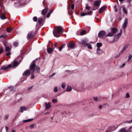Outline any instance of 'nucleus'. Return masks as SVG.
<instances>
[{
  "label": "nucleus",
  "mask_w": 132,
  "mask_h": 132,
  "mask_svg": "<svg viewBox=\"0 0 132 132\" xmlns=\"http://www.w3.org/2000/svg\"><path fill=\"white\" fill-rule=\"evenodd\" d=\"M94 99L96 101H98V98L97 97H95L94 98Z\"/></svg>",
  "instance_id": "nucleus-48"
},
{
  "label": "nucleus",
  "mask_w": 132,
  "mask_h": 132,
  "mask_svg": "<svg viewBox=\"0 0 132 132\" xmlns=\"http://www.w3.org/2000/svg\"><path fill=\"white\" fill-rule=\"evenodd\" d=\"M63 45H62L61 46L59 47V50L61 51L62 50V49L63 47Z\"/></svg>",
  "instance_id": "nucleus-39"
},
{
  "label": "nucleus",
  "mask_w": 132,
  "mask_h": 132,
  "mask_svg": "<svg viewBox=\"0 0 132 132\" xmlns=\"http://www.w3.org/2000/svg\"><path fill=\"white\" fill-rule=\"evenodd\" d=\"M53 10H51V11H50L49 12V13H50L51 14V13L53 12Z\"/></svg>",
  "instance_id": "nucleus-59"
},
{
  "label": "nucleus",
  "mask_w": 132,
  "mask_h": 132,
  "mask_svg": "<svg viewBox=\"0 0 132 132\" xmlns=\"http://www.w3.org/2000/svg\"><path fill=\"white\" fill-rule=\"evenodd\" d=\"M116 129V128L114 127V126H112L110 128H109L108 129V130H107L106 132H109L110 131V129H111L112 130H115Z\"/></svg>",
  "instance_id": "nucleus-14"
},
{
  "label": "nucleus",
  "mask_w": 132,
  "mask_h": 132,
  "mask_svg": "<svg viewBox=\"0 0 132 132\" xmlns=\"http://www.w3.org/2000/svg\"><path fill=\"white\" fill-rule=\"evenodd\" d=\"M81 44L84 46H85L87 45V44L85 41L82 40L81 42Z\"/></svg>",
  "instance_id": "nucleus-21"
},
{
  "label": "nucleus",
  "mask_w": 132,
  "mask_h": 132,
  "mask_svg": "<svg viewBox=\"0 0 132 132\" xmlns=\"http://www.w3.org/2000/svg\"><path fill=\"white\" fill-rule=\"evenodd\" d=\"M65 86V84L64 83H63L62 85V87L63 88H64Z\"/></svg>",
  "instance_id": "nucleus-45"
},
{
  "label": "nucleus",
  "mask_w": 132,
  "mask_h": 132,
  "mask_svg": "<svg viewBox=\"0 0 132 132\" xmlns=\"http://www.w3.org/2000/svg\"><path fill=\"white\" fill-rule=\"evenodd\" d=\"M99 108L100 109H101L102 108V106L100 105L99 106Z\"/></svg>",
  "instance_id": "nucleus-60"
},
{
  "label": "nucleus",
  "mask_w": 132,
  "mask_h": 132,
  "mask_svg": "<svg viewBox=\"0 0 132 132\" xmlns=\"http://www.w3.org/2000/svg\"><path fill=\"white\" fill-rule=\"evenodd\" d=\"M122 32V31L121 30L120 31V33L116 35L114 37L113 41L114 42H116L118 40L119 37L121 36Z\"/></svg>",
  "instance_id": "nucleus-6"
},
{
  "label": "nucleus",
  "mask_w": 132,
  "mask_h": 132,
  "mask_svg": "<svg viewBox=\"0 0 132 132\" xmlns=\"http://www.w3.org/2000/svg\"><path fill=\"white\" fill-rule=\"evenodd\" d=\"M32 87V86H31L30 87H29L28 89L29 90L31 89Z\"/></svg>",
  "instance_id": "nucleus-61"
},
{
  "label": "nucleus",
  "mask_w": 132,
  "mask_h": 132,
  "mask_svg": "<svg viewBox=\"0 0 132 132\" xmlns=\"http://www.w3.org/2000/svg\"><path fill=\"white\" fill-rule=\"evenodd\" d=\"M120 132H127V131L125 129H123L121 130Z\"/></svg>",
  "instance_id": "nucleus-40"
},
{
  "label": "nucleus",
  "mask_w": 132,
  "mask_h": 132,
  "mask_svg": "<svg viewBox=\"0 0 132 132\" xmlns=\"http://www.w3.org/2000/svg\"><path fill=\"white\" fill-rule=\"evenodd\" d=\"M45 106H46V109H48L51 107V105L50 103H48L47 104L46 103H45Z\"/></svg>",
  "instance_id": "nucleus-13"
},
{
  "label": "nucleus",
  "mask_w": 132,
  "mask_h": 132,
  "mask_svg": "<svg viewBox=\"0 0 132 132\" xmlns=\"http://www.w3.org/2000/svg\"><path fill=\"white\" fill-rule=\"evenodd\" d=\"M0 18L3 20L5 19L6 18V17L5 16V14L4 13L2 14L0 16Z\"/></svg>",
  "instance_id": "nucleus-19"
},
{
  "label": "nucleus",
  "mask_w": 132,
  "mask_h": 132,
  "mask_svg": "<svg viewBox=\"0 0 132 132\" xmlns=\"http://www.w3.org/2000/svg\"><path fill=\"white\" fill-rule=\"evenodd\" d=\"M43 19L42 18H39V20H38V22L40 24H41L42 22V21H43Z\"/></svg>",
  "instance_id": "nucleus-32"
},
{
  "label": "nucleus",
  "mask_w": 132,
  "mask_h": 132,
  "mask_svg": "<svg viewBox=\"0 0 132 132\" xmlns=\"http://www.w3.org/2000/svg\"><path fill=\"white\" fill-rule=\"evenodd\" d=\"M114 7L115 11L117 12V9H116V5L114 6Z\"/></svg>",
  "instance_id": "nucleus-50"
},
{
  "label": "nucleus",
  "mask_w": 132,
  "mask_h": 132,
  "mask_svg": "<svg viewBox=\"0 0 132 132\" xmlns=\"http://www.w3.org/2000/svg\"><path fill=\"white\" fill-rule=\"evenodd\" d=\"M55 74V73H54L51 76H53Z\"/></svg>",
  "instance_id": "nucleus-62"
},
{
  "label": "nucleus",
  "mask_w": 132,
  "mask_h": 132,
  "mask_svg": "<svg viewBox=\"0 0 132 132\" xmlns=\"http://www.w3.org/2000/svg\"><path fill=\"white\" fill-rule=\"evenodd\" d=\"M126 0L127 1V2H129V3H130L131 1H132V0Z\"/></svg>",
  "instance_id": "nucleus-58"
},
{
  "label": "nucleus",
  "mask_w": 132,
  "mask_h": 132,
  "mask_svg": "<svg viewBox=\"0 0 132 132\" xmlns=\"http://www.w3.org/2000/svg\"><path fill=\"white\" fill-rule=\"evenodd\" d=\"M101 51L100 47H97V51Z\"/></svg>",
  "instance_id": "nucleus-52"
},
{
  "label": "nucleus",
  "mask_w": 132,
  "mask_h": 132,
  "mask_svg": "<svg viewBox=\"0 0 132 132\" xmlns=\"http://www.w3.org/2000/svg\"><path fill=\"white\" fill-rule=\"evenodd\" d=\"M11 64H10L7 66L5 67V66H3L1 68V70H6L9 68H10L12 67Z\"/></svg>",
  "instance_id": "nucleus-9"
},
{
  "label": "nucleus",
  "mask_w": 132,
  "mask_h": 132,
  "mask_svg": "<svg viewBox=\"0 0 132 132\" xmlns=\"http://www.w3.org/2000/svg\"><path fill=\"white\" fill-rule=\"evenodd\" d=\"M71 88L70 86H68V88L67 90V92H69L71 90Z\"/></svg>",
  "instance_id": "nucleus-29"
},
{
  "label": "nucleus",
  "mask_w": 132,
  "mask_h": 132,
  "mask_svg": "<svg viewBox=\"0 0 132 132\" xmlns=\"http://www.w3.org/2000/svg\"><path fill=\"white\" fill-rule=\"evenodd\" d=\"M6 31L7 32H10L12 30V29L10 27H8L6 29Z\"/></svg>",
  "instance_id": "nucleus-25"
},
{
  "label": "nucleus",
  "mask_w": 132,
  "mask_h": 132,
  "mask_svg": "<svg viewBox=\"0 0 132 132\" xmlns=\"http://www.w3.org/2000/svg\"><path fill=\"white\" fill-rule=\"evenodd\" d=\"M86 33V31L85 30H83L82 31L80 34V35H82L84 34H85Z\"/></svg>",
  "instance_id": "nucleus-33"
},
{
  "label": "nucleus",
  "mask_w": 132,
  "mask_h": 132,
  "mask_svg": "<svg viewBox=\"0 0 132 132\" xmlns=\"http://www.w3.org/2000/svg\"><path fill=\"white\" fill-rule=\"evenodd\" d=\"M52 102L53 103H55L57 102V100L56 99H53L52 100Z\"/></svg>",
  "instance_id": "nucleus-43"
},
{
  "label": "nucleus",
  "mask_w": 132,
  "mask_h": 132,
  "mask_svg": "<svg viewBox=\"0 0 132 132\" xmlns=\"http://www.w3.org/2000/svg\"><path fill=\"white\" fill-rule=\"evenodd\" d=\"M106 7V6H104L100 8L99 10V12L100 13H102L105 10Z\"/></svg>",
  "instance_id": "nucleus-11"
},
{
  "label": "nucleus",
  "mask_w": 132,
  "mask_h": 132,
  "mask_svg": "<svg viewBox=\"0 0 132 132\" xmlns=\"http://www.w3.org/2000/svg\"><path fill=\"white\" fill-rule=\"evenodd\" d=\"M86 6L85 7V9L87 10L88 11H89L90 9V7L88 6V4H86Z\"/></svg>",
  "instance_id": "nucleus-23"
},
{
  "label": "nucleus",
  "mask_w": 132,
  "mask_h": 132,
  "mask_svg": "<svg viewBox=\"0 0 132 132\" xmlns=\"http://www.w3.org/2000/svg\"><path fill=\"white\" fill-rule=\"evenodd\" d=\"M34 75H32L31 76V79H33L34 78Z\"/></svg>",
  "instance_id": "nucleus-55"
},
{
  "label": "nucleus",
  "mask_w": 132,
  "mask_h": 132,
  "mask_svg": "<svg viewBox=\"0 0 132 132\" xmlns=\"http://www.w3.org/2000/svg\"><path fill=\"white\" fill-rule=\"evenodd\" d=\"M37 19L38 18L36 16H34L33 18V20L35 22H36Z\"/></svg>",
  "instance_id": "nucleus-30"
},
{
  "label": "nucleus",
  "mask_w": 132,
  "mask_h": 132,
  "mask_svg": "<svg viewBox=\"0 0 132 132\" xmlns=\"http://www.w3.org/2000/svg\"><path fill=\"white\" fill-rule=\"evenodd\" d=\"M54 91L55 92H56L57 91V87H55L54 89Z\"/></svg>",
  "instance_id": "nucleus-47"
},
{
  "label": "nucleus",
  "mask_w": 132,
  "mask_h": 132,
  "mask_svg": "<svg viewBox=\"0 0 132 132\" xmlns=\"http://www.w3.org/2000/svg\"><path fill=\"white\" fill-rule=\"evenodd\" d=\"M5 129H6V131H7L9 129V127H6Z\"/></svg>",
  "instance_id": "nucleus-54"
},
{
  "label": "nucleus",
  "mask_w": 132,
  "mask_h": 132,
  "mask_svg": "<svg viewBox=\"0 0 132 132\" xmlns=\"http://www.w3.org/2000/svg\"><path fill=\"white\" fill-rule=\"evenodd\" d=\"M102 45V44L101 43H99L97 44V47H101Z\"/></svg>",
  "instance_id": "nucleus-28"
},
{
  "label": "nucleus",
  "mask_w": 132,
  "mask_h": 132,
  "mask_svg": "<svg viewBox=\"0 0 132 132\" xmlns=\"http://www.w3.org/2000/svg\"><path fill=\"white\" fill-rule=\"evenodd\" d=\"M21 110H20V112L21 113H22L23 111H25L27 110V108L24 106H21Z\"/></svg>",
  "instance_id": "nucleus-17"
},
{
  "label": "nucleus",
  "mask_w": 132,
  "mask_h": 132,
  "mask_svg": "<svg viewBox=\"0 0 132 132\" xmlns=\"http://www.w3.org/2000/svg\"><path fill=\"white\" fill-rule=\"evenodd\" d=\"M125 65V63H124L122 65V67H123Z\"/></svg>",
  "instance_id": "nucleus-63"
},
{
  "label": "nucleus",
  "mask_w": 132,
  "mask_h": 132,
  "mask_svg": "<svg viewBox=\"0 0 132 132\" xmlns=\"http://www.w3.org/2000/svg\"><path fill=\"white\" fill-rule=\"evenodd\" d=\"M47 8H45V9H44L42 10V14L43 15H45L47 12Z\"/></svg>",
  "instance_id": "nucleus-15"
},
{
  "label": "nucleus",
  "mask_w": 132,
  "mask_h": 132,
  "mask_svg": "<svg viewBox=\"0 0 132 132\" xmlns=\"http://www.w3.org/2000/svg\"><path fill=\"white\" fill-rule=\"evenodd\" d=\"M51 14L50 13H48V14L47 15V18L49 17L50 16Z\"/></svg>",
  "instance_id": "nucleus-49"
},
{
  "label": "nucleus",
  "mask_w": 132,
  "mask_h": 132,
  "mask_svg": "<svg viewBox=\"0 0 132 132\" xmlns=\"http://www.w3.org/2000/svg\"><path fill=\"white\" fill-rule=\"evenodd\" d=\"M11 50V49L9 47H6V49L5 50V52H9Z\"/></svg>",
  "instance_id": "nucleus-26"
},
{
  "label": "nucleus",
  "mask_w": 132,
  "mask_h": 132,
  "mask_svg": "<svg viewBox=\"0 0 132 132\" xmlns=\"http://www.w3.org/2000/svg\"><path fill=\"white\" fill-rule=\"evenodd\" d=\"M119 1L120 2H121L122 1H124V0H119Z\"/></svg>",
  "instance_id": "nucleus-64"
},
{
  "label": "nucleus",
  "mask_w": 132,
  "mask_h": 132,
  "mask_svg": "<svg viewBox=\"0 0 132 132\" xmlns=\"http://www.w3.org/2000/svg\"><path fill=\"white\" fill-rule=\"evenodd\" d=\"M88 47L89 49H92V48L91 46L90 45H89L88 46Z\"/></svg>",
  "instance_id": "nucleus-46"
},
{
  "label": "nucleus",
  "mask_w": 132,
  "mask_h": 132,
  "mask_svg": "<svg viewBox=\"0 0 132 132\" xmlns=\"http://www.w3.org/2000/svg\"><path fill=\"white\" fill-rule=\"evenodd\" d=\"M85 15H87V13H82L81 14V16H85Z\"/></svg>",
  "instance_id": "nucleus-36"
},
{
  "label": "nucleus",
  "mask_w": 132,
  "mask_h": 132,
  "mask_svg": "<svg viewBox=\"0 0 132 132\" xmlns=\"http://www.w3.org/2000/svg\"><path fill=\"white\" fill-rule=\"evenodd\" d=\"M105 34L106 33L105 31H101L99 33L98 35L99 37L100 38H101L104 36Z\"/></svg>",
  "instance_id": "nucleus-7"
},
{
  "label": "nucleus",
  "mask_w": 132,
  "mask_h": 132,
  "mask_svg": "<svg viewBox=\"0 0 132 132\" xmlns=\"http://www.w3.org/2000/svg\"><path fill=\"white\" fill-rule=\"evenodd\" d=\"M11 54V53L10 52V51L9 52H8L6 54V56H9Z\"/></svg>",
  "instance_id": "nucleus-41"
},
{
  "label": "nucleus",
  "mask_w": 132,
  "mask_h": 132,
  "mask_svg": "<svg viewBox=\"0 0 132 132\" xmlns=\"http://www.w3.org/2000/svg\"><path fill=\"white\" fill-rule=\"evenodd\" d=\"M33 120V119H30L28 120H25L23 121V122H29L32 120Z\"/></svg>",
  "instance_id": "nucleus-27"
},
{
  "label": "nucleus",
  "mask_w": 132,
  "mask_h": 132,
  "mask_svg": "<svg viewBox=\"0 0 132 132\" xmlns=\"http://www.w3.org/2000/svg\"><path fill=\"white\" fill-rule=\"evenodd\" d=\"M123 53L121 51L119 53L117 54L116 56L115 57L117 58L119 57L121 54H122Z\"/></svg>",
  "instance_id": "nucleus-24"
},
{
  "label": "nucleus",
  "mask_w": 132,
  "mask_h": 132,
  "mask_svg": "<svg viewBox=\"0 0 132 132\" xmlns=\"http://www.w3.org/2000/svg\"><path fill=\"white\" fill-rule=\"evenodd\" d=\"M10 88H11V91L12 92H14L15 90V89H14L13 87L12 86H11L10 87Z\"/></svg>",
  "instance_id": "nucleus-35"
},
{
  "label": "nucleus",
  "mask_w": 132,
  "mask_h": 132,
  "mask_svg": "<svg viewBox=\"0 0 132 132\" xmlns=\"http://www.w3.org/2000/svg\"><path fill=\"white\" fill-rule=\"evenodd\" d=\"M122 10L124 12V13L126 14V15H127V10H126V9L124 7V6H123L122 7Z\"/></svg>",
  "instance_id": "nucleus-20"
},
{
  "label": "nucleus",
  "mask_w": 132,
  "mask_h": 132,
  "mask_svg": "<svg viewBox=\"0 0 132 132\" xmlns=\"http://www.w3.org/2000/svg\"><path fill=\"white\" fill-rule=\"evenodd\" d=\"M128 24V20L127 19H125L123 23V24L122 27L123 29H125L127 27Z\"/></svg>",
  "instance_id": "nucleus-10"
},
{
  "label": "nucleus",
  "mask_w": 132,
  "mask_h": 132,
  "mask_svg": "<svg viewBox=\"0 0 132 132\" xmlns=\"http://www.w3.org/2000/svg\"><path fill=\"white\" fill-rule=\"evenodd\" d=\"M75 46L74 43L72 41L70 42L68 44V48H73Z\"/></svg>",
  "instance_id": "nucleus-8"
},
{
  "label": "nucleus",
  "mask_w": 132,
  "mask_h": 132,
  "mask_svg": "<svg viewBox=\"0 0 132 132\" xmlns=\"http://www.w3.org/2000/svg\"><path fill=\"white\" fill-rule=\"evenodd\" d=\"M32 71L31 70H26L23 73V76H30V73L33 74L32 73Z\"/></svg>",
  "instance_id": "nucleus-5"
},
{
  "label": "nucleus",
  "mask_w": 132,
  "mask_h": 132,
  "mask_svg": "<svg viewBox=\"0 0 132 132\" xmlns=\"http://www.w3.org/2000/svg\"><path fill=\"white\" fill-rule=\"evenodd\" d=\"M33 37V35L31 32H30L27 36L28 38H31Z\"/></svg>",
  "instance_id": "nucleus-18"
},
{
  "label": "nucleus",
  "mask_w": 132,
  "mask_h": 132,
  "mask_svg": "<svg viewBox=\"0 0 132 132\" xmlns=\"http://www.w3.org/2000/svg\"><path fill=\"white\" fill-rule=\"evenodd\" d=\"M5 35H2L0 36V38L2 37H5Z\"/></svg>",
  "instance_id": "nucleus-53"
},
{
  "label": "nucleus",
  "mask_w": 132,
  "mask_h": 132,
  "mask_svg": "<svg viewBox=\"0 0 132 132\" xmlns=\"http://www.w3.org/2000/svg\"><path fill=\"white\" fill-rule=\"evenodd\" d=\"M101 2L98 1H96L94 2L93 5V10H95L97 9L99 7Z\"/></svg>",
  "instance_id": "nucleus-3"
},
{
  "label": "nucleus",
  "mask_w": 132,
  "mask_h": 132,
  "mask_svg": "<svg viewBox=\"0 0 132 132\" xmlns=\"http://www.w3.org/2000/svg\"><path fill=\"white\" fill-rule=\"evenodd\" d=\"M4 50L2 47L1 46L0 47V54H1L3 51Z\"/></svg>",
  "instance_id": "nucleus-34"
},
{
  "label": "nucleus",
  "mask_w": 132,
  "mask_h": 132,
  "mask_svg": "<svg viewBox=\"0 0 132 132\" xmlns=\"http://www.w3.org/2000/svg\"><path fill=\"white\" fill-rule=\"evenodd\" d=\"M30 69L32 71V73H33L35 70L37 72H39L40 71V68L38 67H36V65L33 61L30 66Z\"/></svg>",
  "instance_id": "nucleus-2"
},
{
  "label": "nucleus",
  "mask_w": 132,
  "mask_h": 132,
  "mask_svg": "<svg viewBox=\"0 0 132 132\" xmlns=\"http://www.w3.org/2000/svg\"><path fill=\"white\" fill-rule=\"evenodd\" d=\"M129 44H127L124 46L121 51L123 53L126 49L129 46Z\"/></svg>",
  "instance_id": "nucleus-12"
},
{
  "label": "nucleus",
  "mask_w": 132,
  "mask_h": 132,
  "mask_svg": "<svg viewBox=\"0 0 132 132\" xmlns=\"http://www.w3.org/2000/svg\"><path fill=\"white\" fill-rule=\"evenodd\" d=\"M18 43L17 42H15L14 43L13 45L14 46L16 47L18 45Z\"/></svg>",
  "instance_id": "nucleus-38"
},
{
  "label": "nucleus",
  "mask_w": 132,
  "mask_h": 132,
  "mask_svg": "<svg viewBox=\"0 0 132 132\" xmlns=\"http://www.w3.org/2000/svg\"><path fill=\"white\" fill-rule=\"evenodd\" d=\"M97 53L99 55H100L102 53V52L101 51H97Z\"/></svg>",
  "instance_id": "nucleus-37"
},
{
  "label": "nucleus",
  "mask_w": 132,
  "mask_h": 132,
  "mask_svg": "<svg viewBox=\"0 0 132 132\" xmlns=\"http://www.w3.org/2000/svg\"><path fill=\"white\" fill-rule=\"evenodd\" d=\"M63 28L61 26H56L53 30V34L54 36L60 37L63 32Z\"/></svg>",
  "instance_id": "nucleus-1"
},
{
  "label": "nucleus",
  "mask_w": 132,
  "mask_h": 132,
  "mask_svg": "<svg viewBox=\"0 0 132 132\" xmlns=\"http://www.w3.org/2000/svg\"><path fill=\"white\" fill-rule=\"evenodd\" d=\"M34 127V125H31L30 126V128H33Z\"/></svg>",
  "instance_id": "nucleus-57"
},
{
  "label": "nucleus",
  "mask_w": 132,
  "mask_h": 132,
  "mask_svg": "<svg viewBox=\"0 0 132 132\" xmlns=\"http://www.w3.org/2000/svg\"><path fill=\"white\" fill-rule=\"evenodd\" d=\"M18 62H17L16 60H14L13 63V66L14 67H16L19 64Z\"/></svg>",
  "instance_id": "nucleus-16"
},
{
  "label": "nucleus",
  "mask_w": 132,
  "mask_h": 132,
  "mask_svg": "<svg viewBox=\"0 0 132 132\" xmlns=\"http://www.w3.org/2000/svg\"><path fill=\"white\" fill-rule=\"evenodd\" d=\"M117 31V28H112V29L111 32L106 35V37H111L114 35L115 34Z\"/></svg>",
  "instance_id": "nucleus-4"
},
{
  "label": "nucleus",
  "mask_w": 132,
  "mask_h": 132,
  "mask_svg": "<svg viewBox=\"0 0 132 132\" xmlns=\"http://www.w3.org/2000/svg\"><path fill=\"white\" fill-rule=\"evenodd\" d=\"M9 117V116L8 115H6L5 117V118L6 119H7Z\"/></svg>",
  "instance_id": "nucleus-56"
},
{
  "label": "nucleus",
  "mask_w": 132,
  "mask_h": 132,
  "mask_svg": "<svg viewBox=\"0 0 132 132\" xmlns=\"http://www.w3.org/2000/svg\"><path fill=\"white\" fill-rule=\"evenodd\" d=\"M86 13L87 15H91L92 13V11H90Z\"/></svg>",
  "instance_id": "nucleus-31"
},
{
  "label": "nucleus",
  "mask_w": 132,
  "mask_h": 132,
  "mask_svg": "<svg viewBox=\"0 0 132 132\" xmlns=\"http://www.w3.org/2000/svg\"><path fill=\"white\" fill-rule=\"evenodd\" d=\"M126 97L127 98H128L130 97V95L128 93H127L126 94Z\"/></svg>",
  "instance_id": "nucleus-42"
},
{
  "label": "nucleus",
  "mask_w": 132,
  "mask_h": 132,
  "mask_svg": "<svg viewBox=\"0 0 132 132\" xmlns=\"http://www.w3.org/2000/svg\"><path fill=\"white\" fill-rule=\"evenodd\" d=\"M53 49L52 48H50L47 49V50L48 53H50L53 51Z\"/></svg>",
  "instance_id": "nucleus-22"
},
{
  "label": "nucleus",
  "mask_w": 132,
  "mask_h": 132,
  "mask_svg": "<svg viewBox=\"0 0 132 132\" xmlns=\"http://www.w3.org/2000/svg\"><path fill=\"white\" fill-rule=\"evenodd\" d=\"M74 5L73 4H72L71 5V8L72 9H74Z\"/></svg>",
  "instance_id": "nucleus-51"
},
{
  "label": "nucleus",
  "mask_w": 132,
  "mask_h": 132,
  "mask_svg": "<svg viewBox=\"0 0 132 132\" xmlns=\"http://www.w3.org/2000/svg\"><path fill=\"white\" fill-rule=\"evenodd\" d=\"M128 60H129L132 57V55H129V56H128Z\"/></svg>",
  "instance_id": "nucleus-44"
}]
</instances>
